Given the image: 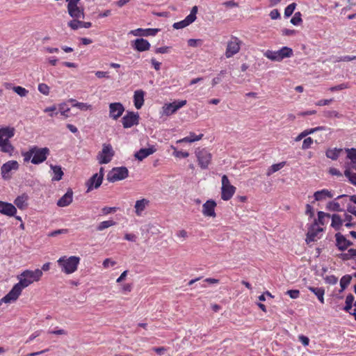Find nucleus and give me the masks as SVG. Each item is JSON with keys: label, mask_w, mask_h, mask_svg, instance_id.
<instances>
[{"label": "nucleus", "mask_w": 356, "mask_h": 356, "mask_svg": "<svg viewBox=\"0 0 356 356\" xmlns=\"http://www.w3.org/2000/svg\"><path fill=\"white\" fill-rule=\"evenodd\" d=\"M314 143V140L311 137H307L305 138L302 145V149H307L311 147L312 145Z\"/></svg>", "instance_id": "53"}, {"label": "nucleus", "mask_w": 356, "mask_h": 356, "mask_svg": "<svg viewBox=\"0 0 356 356\" xmlns=\"http://www.w3.org/2000/svg\"><path fill=\"white\" fill-rule=\"evenodd\" d=\"M193 22L191 19H190L188 17H186L184 19H183L180 22L174 23L172 26L175 29H184V28L188 26Z\"/></svg>", "instance_id": "37"}, {"label": "nucleus", "mask_w": 356, "mask_h": 356, "mask_svg": "<svg viewBox=\"0 0 356 356\" xmlns=\"http://www.w3.org/2000/svg\"><path fill=\"white\" fill-rule=\"evenodd\" d=\"M198 8L197 6H195L192 8L190 14L187 16L193 22H195L196 19V15L197 13Z\"/></svg>", "instance_id": "59"}, {"label": "nucleus", "mask_w": 356, "mask_h": 356, "mask_svg": "<svg viewBox=\"0 0 356 356\" xmlns=\"http://www.w3.org/2000/svg\"><path fill=\"white\" fill-rule=\"evenodd\" d=\"M149 201L147 199L143 198L136 202L134 205L135 213L137 216H142L144 211L149 205Z\"/></svg>", "instance_id": "24"}, {"label": "nucleus", "mask_w": 356, "mask_h": 356, "mask_svg": "<svg viewBox=\"0 0 356 356\" xmlns=\"http://www.w3.org/2000/svg\"><path fill=\"white\" fill-rule=\"evenodd\" d=\"M70 108L65 103H63L58 105V111L65 118H67V113L70 111Z\"/></svg>", "instance_id": "49"}, {"label": "nucleus", "mask_w": 356, "mask_h": 356, "mask_svg": "<svg viewBox=\"0 0 356 356\" xmlns=\"http://www.w3.org/2000/svg\"><path fill=\"white\" fill-rule=\"evenodd\" d=\"M15 129L13 127L0 128V143L9 141L15 136Z\"/></svg>", "instance_id": "22"}, {"label": "nucleus", "mask_w": 356, "mask_h": 356, "mask_svg": "<svg viewBox=\"0 0 356 356\" xmlns=\"http://www.w3.org/2000/svg\"><path fill=\"white\" fill-rule=\"evenodd\" d=\"M0 149L1 152L8 153L11 155L14 151V147L12 145L10 141L3 142L0 143Z\"/></svg>", "instance_id": "38"}, {"label": "nucleus", "mask_w": 356, "mask_h": 356, "mask_svg": "<svg viewBox=\"0 0 356 356\" xmlns=\"http://www.w3.org/2000/svg\"><path fill=\"white\" fill-rule=\"evenodd\" d=\"M353 60H356V56H343L338 57L336 59V62H341V61L348 62V61H351Z\"/></svg>", "instance_id": "58"}, {"label": "nucleus", "mask_w": 356, "mask_h": 356, "mask_svg": "<svg viewBox=\"0 0 356 356\" xmlns=\"http://www.w3.org/2000/svg\"><path fill=\"white\" fill-rule=\"evenodd\" d=\"M80 0H66L67 12L73 19H84V9L78 5Z\"/></svg>", "instance_id": "7"}, {"label": "nucleus", "mask_w": 356, "mask_h": 356, "mask_svg": "<svg viewBox=\"0 0 356 356\" xmlns=\"http://www.w3.org/2000/svg\"><path fill=\"white\" fill-rule=\"evenodd\" d=\"M344 175L348 179L349 182L356 186V173L350 170L348 165H345Z\"/></svg>", "instance_id": "35"}, {"label": "nucleus", "mask_w": 356, "mask_h": 356, "mask_svg": "<svg viewBox=\"0 0 356 356\" xmlns=\"http://www.w3.org/2000/svg\"><path fill=\"white\" fill-rule=\"evenodd\" d=\"M139 114L133 111H128L122 118L123 127L125 129L131 128L139 123Z\"/></svg>", "instance_id": "13"}, {"label": "nucleus", "mask_w": 356, "mask_h": 356, "mask_svg": "<svg viewBox=\"0 0 356 356\" xmlns=\"http://www.w3.org/2000/svg\"><path fill=\"white\" fill-rule=\"evenodd\" d=\"M104 169L103 168H100L99 173H96L93 175L87 181V192H89L92 191L94 188H99L103 180L104 173H103Z\"/></svg>", "instance_id": "16"}, {"label": "nucleus", "mask_w": 356, "mask_h": 356, "mask_svg": "<svg viewBox=\"0 0 356 356\" xmlns=\"http://www.w3.org/2000/svg\"><path fill=\"white\" fill-rule=\"evenodd\" d=\"M116 264V262L115 261H113L111 260V259H106L104 261H103V266L104 268H109L110 266H113Z\"/></svg>", "instance_id": "63"}, {"label": "nucleus", "mask_w": 356, "mask_h": 356, "mask_svg": "<svg viewBox=\"0 0 356 356\" xmlns=\"http://www.w3.org/2000/svg\"><path fill=\"white\" fill-rule=\"evenodd\" d=\"M186 100L175 101L172 103L165 104L162 107L163 114L169 116L186 104Z\"/></svg>", "instance_id": "14"}, {"label": "nucleus", "mask_w": 356, "mask_h": 356, "mask_svg": "<svg viewBox=\"0 0 356 356\" xmlns=\"http://www.w3.org/2000/svg\"><path fill=\"white\" fill-rule=\"evenodd\" d=\"M42 271L40 269H35L34 270H24L17 276L19 282L13 286L8 293L2 298V300L4 301L5 303H10L15 301L20 296L22 290L34 282L39 281L42 277Z\"/></svg>", "instance_id": "1"}, {"label": "nucleus", "mask_w": 356, "mask_h": 356, "mask_svg": "<svg viewBox=\"0 0 356 356\" xmlns=\"http://www.w3.org/2000/svg\"><path fill=\"white\" fill-rule=\"evenodd\" d=\"M156 151L154 145H151L147 148H141L134 154V156L138 161H143L151 154H153Z\"/></svg>", "instance_id": "23"}, {"label": "nucleus", "mask_w": 356, "mask_h": 356, "mask_svg": "<svg viewBox=\"0 0 356 356\" xmlns=\"http://www.w3.org/2000/svg\"><path fill=\"white\" fill-rule=\"evenodd\" d=\"M0 213L7 216H14L17 213L16 207L11 203L0 201Z\"/></svg>", "instance_id": "20"}, {"label": "nucleus", "mask_w": 356, "mask_h": 356, "mask_svg": "<svg viewBox=\"0 0 356 356\" xmlns=\"http://www.w3.org/2000/svg\"><path fill=\"white\" fill-rule=\"evenodd\" d=\"M145 92L142 90H137L134 92V103L137 109H140L144 104Z\"/></svg>", "instance_id": "28"}, {"label": "nucleus", "mask_w": 356, "mask_h": 356, "mask_svg": "<svg viewBox=\"0 0 356 356\" xmlns=\"http://www.w3.org/2000/svg\"><path fill=\"white\" fill-rule=\"evenodd\" d=\"M350 86H349L348 83H343L339 85L331 87L329 90L331 92H334V91H337V90H342L343 89L348 88Z\"/></svg>", "instance_id": "54"}, {"label": "nucleus", "mask_w": 356, "mask_h": 356, "mask_svg": "<svg viewBox=\"0 0 356 356\" xmlns=\"http://www.w3.org/2000/svg\"><path fill=\"white\" fill-rule=\"evenodd\" d=\"M50 168L53 172V177L51 180L53 181H58L62 179L64 175L62 168L60 165H50Z\"/></svg>", "instance_id": "29"}, {"label": "nucleus", "mask_w": 356, "mask_h": 356, "mask_svg": "<svg viewBox=\"0 0 356 356\" xmlns=\"http://www.w3.org/2000/svg\"><path fill=\"white\" fill-rule=\"evenodd\" d=\"M114 156V151L110 144H104L102 151H100L97 156V159L99 164L108 163Z\"/></svg>", "instance_id": "9"}, {"label": "nucleus", "mask_w": 356, "mask_h": 356, "mask_svg": "<svg viewBox=\"0 0 356 356\" xmlns=\"http://www.w3.org/2000/svg\"><path fill=\"white\" fill-rule=\"evenodd\" d=\"M216 207V203L213 200H209L202 205V214L205 217H212L215 218L216 216L215 212V208Z\"/></svg>", "instance_id": "18"}, {"label": "nucleus", "mask_w": 356, "mask_h": 356, "mask_svg": "<svg viewBox=\"0 0 356 356\" xmlns=\"http://www.w3.org/2000/svg\"><path fill=\"white\" fill-rule=\"evenodd\" d=\"M310 134H312V132L311 131V129H305L303 131H302L300 134H299L295 138V141L296 142H298V141H300L302 138H305L310 135Z\"/></svg>", "instance_id": "51"}, {"label": "nucleus", "mask_w": 356, "mask_h": 356, "mask_svg": "<svg viewBox=\"0 0 356 356\" xmlns=\"http://www.w3.org/2000/svg\"><path fill=\"white\" fill-rule=\"evenodd\" d=\"M330 215L329 213H326L323 211H318V221L320 224L324 225V219L325 218H330Z\"/></svg>", "instance_id": "57"}, {"label": "nucleus", "mask_w": 356, "mask_h": 356, "mask_svg": "<svg viewBox=\"0 0 356 356\" xmlns=\"http://www.w3.org/2000/svg\"><path fill=\"white\" fill-rule=\"evenodd\" d=\"M195 156L201 169H207L212 159V154L205 148H197Z\"/></svg>", "instance_id": "6"}, {"label": "nucleus", "mask_w": 356, "mask_h": 356, "mask_svg": "<svg viewBox=\"0 0 356 356\" xmlns=\"http://www.w3.org/2000/svg\"><path fill=\"white\" fill-rule=\"evenodd\" d=\"M343 151V149L341 148H334V149H328L326 152V156L333 161L337 160L341 152Z\"/></svg>", "instance_id": "36"}, {"label": "nucleus", "mask_w": 356, "mask_h": 356, "mask_svg": "<svg viewBox=\"0 0 356 356\" xmlns=\"http://www.w3.org/2000/svg\"><path fill=\"white\" fill-rule=\"evenodd\" d=\"M115 224L116 222L112 220L102 221L97 225V229L98 231H103L104 229L112 227Z\"/></svg>", "instance_id": "41"}, {"label": "nucleus", "mask_w": 356, "mask_h": 356, "mask_svg": "<svg viewBox=\"0 0 356 356\" xmlns=\"http://www.w3.org/2000/svg\"><path fill=\"white\" fill-rule=\"evenodd\" d=\"M221 183V199L225 201L229 200L236 192V187L230 184L225 175L222 176Z\"/></svg>", "instance_id": "4"}, {"label": "nucleus", "mask_w": 356, "mask_h": 356, "mask_svg": "<svg viewBox=\"0 0 356 356\" xmlns=\"http://www.w3.org/2000/svg\"><path fill=\"white\" fill-rule=\"evenodd\" d=\"M27 200L28 196L25 194H23L22 195L17 196L15 198L14 200V204L18 209L23 210L25 209L28 206Z\"/></svg>", "instance_id": "32"}, {"label": "nucleus", "mask_w": 356, "mask_h": 356, "mask_svg": "<svg viewBox=\"0 0 356 356\" xmlns=\"http://www.w3.org/2000/svg\"><path fill=\"white\" fill-rule=\"evenodd\" d=\"M13 90L22 97H26L29 93V91L22 86H14Z\"/></svg>", "instance_id": "46"}, {"label": "nucleus", "mask_w": 356, "mask_h": 356, "mask_svg": "<svg viewBox=\"0 0 356 356\" xmlns=\"http://www.w3.org/2000/svg\"><path fill=\"white\" fill-rule=\"evenodd\" d=\"M293 54V49L288 47H282L277 51L267 50L264 53L265 57L276 62H280L284 58H291Z\"/></svg>", "instance_id": "3"}, {"label": "nucleus", "mask_w": 356, "mask_h": 356, "mask_svg": "<svg viewBox=\"0 0 356 356\" xmlns=\"http://www.w3.org/2000/svg\"><path fill=\"white\" fill-rule=\"evenodd\" d=\"M337 281L338 279L334 275H329L325 277V282L329 284H335Z\"/></svg>", "instance_id": "60"}, {"label": "nucleus", "mask_w": 356, "mask_h": 356, "mask_svg": "<svg viewBox=\"0 0 356 356\" xmlns=\"http://www.w3.org/2000/svg\"><path fill=\"white\" fill-rule=\"evenodd\" d=\"M296 6L297 5L296 3H292L289 4L288 6H286L284 10V17L286 18L289 17L294 12Z\"/></svg>", "instance_id": "48"}, {"label": "nucleus", "mask_w": 356, "mask_h": 356, "mask_svg": "<svg viewBox=\"0 0 356 356\" xmlns=\"http://www.w3.org/2000/svg\"><path fill=\"white\" fill-rule=\"evenodd\" d=\"M302 22V14L300 12H296L291 19V23L295 26L300 25Z\"/></svg>", "instance_id": "45"}, {"label": "nucleus", "mask_w": 356, "mask_h": 356, "mask_svg": "<svg viewBox=\"0 0 356 356\" xmlns=\"http://www.w3.org/2000/svg\"><path fill=\"white\" fill-rule=\"evenodd\" d=\"M286 294H288L290 298L296 299L300 296V291L298 290H289L286 291Z\"/></svg>", "instance_id": "62"}, {"label": "nucleus", "mask_w": 356, "mask_h": 356, "mask_svg": "<svg viewBox=\"0 0 356 356\" xmlns=\"http://www.w3.org/2000/svg\"><path fill=\"white\" fill-rule=\"evenodd\" d=\"M160 30L159 29H141L131 30L129 34L134 36H154Z\"/></svg>", "instance_id": "21"}, {"label": "nucleus", "mask_w": 356, "mask_h": 356, "mask_svg": "<svg viewBox=\"0 0 356 356\" xmlns=\"http://www.w3.org/2000/svg\"><path fill=\"white\" fill-rule=\"evenodd\" d=\"M67 25L72 30H77L80 28L88 29L91 27L92 23L90 22H83L79 20V19H77L70 20V22H68Z\"/></svg>", "instance_id": "25"}, {"label": "nucleus", "mask_w": 356, "mask_h": 356, "mask_svg": "<svg viewBox=\"0 0 356 356\" xmlns=\"http://www.w3.org/2000/svg\"><path fill=\"white\" fill-rule=\"evenodd\" d=\"M344 218L343 219L344 225L347 227H350L356 224V222L352 220V215L346 212L344 214Z\"/></svg>", "instance_id": "43"}, {"label": "nucleus", "mask_w": 356, "mask_h": 356, "mask_svg": "<svg viewBox=\"0 0 356 356\" xmlns=\"http://www.w3.org/2000/svg\"><path fill=\"white\" fill-rule=\"evenodd\" d=\"M269 16L272 19H277L280 17V13L277 9H273L270 12Z\"/></svg>", "instance_id": "64"}, {"label": "nucleus", "mask_w": 356, "mask_h": 356, "mask_svg": "<svg viewBox=\"0 0 356 356\" xmlns=\"http://www.w3.org/2000/svg\"><path fill=\"white\" fill-rule=\"evenodd\" d=\"M203 134H199V135H196L195 133L193 132H190L189 135L188 136H186L181 139H179L177 140V143H193V142H195V141H198L200 140H201L203 137Z\"/></svg>", "instance_id": "31"}, {"label": "nucleus", "mask_w": 356, "mask_h": 356, "mask_svg": "<svg viewBox=\"0 0 356 356\" xmlns=\"http://www.w3.org/2000/svg\"><path fill=\"white\" fill-rule=\"evenodd\" d=\"M33 151H34V153H33L31 163L35 165L44 162L50 154V150L48 147L33 146Z\"/></svg>", "instance_id": "10"}, {"label": "nucleus", "mask_w": 356, "mask_h": 356, "mask_svg": "<svg viewBox=\"0 0 356 356\" xmlns=\"http://www.w3.org/2000/svg\"><path fill=\"white\" fill-rule=\"evenodd\" d=\"M323 231V229L321 228L316 222H315L309 227L308 232L306 236L305 241L307 244H309L311 242L316 241L321 236L318 234Z\"/></svg>", "instance_id": "15"}, {"label": "nucleus", "mask_w": 356, "mask_h": 356, "mask_svg": "<svg viewBox=\"0 0 356 356\" xmlns=\"http://www.w3.org/2000/svg\"><path fill=\"white\" fill-rule=\"evenodd\" d=\"M337 246L341 250H346L348 247H349L352 243L347 240L343 235L341 233H337L335 234Z\"/></svg>", "instance_id": "27"}, {"label": "nucleus", "mask_w": 356, "mask_h": 356, "mask_svg": "<svg viewBox=\"0 0 356 356\" xmlns=\"http://www.w3.org/2000/svg\"><path fill=\"white\" fill-rule=\"evenodd\" d=\"M129 176V170L126 167H115L112 168L107 175L109 182H115L125 179Z\"/></svg>", "instance_id": "8"}, {"label": "nucleus", "mask_w": 356, "mask_h": 356, "mask_svg": "<svg viewBox=\"0 0 356 356\" xmlns=\"http://www.w3.org/2000/svg\"><path fill=\"white\" fill-rule=\"evenodd\" d=\"M39 92L44 95H48L49 94L50 88L45 83H40L38 88Z\"/></svg>", "instance_id": "52"}, {"label": "nucleus", "mask_w": 356, "mask_h": 356, "mask_svg": "<svg viewBox=\"0 0 356 356\" xmlns=\"http://www.w3.org/2000/svg\"><path fill=\"white\" fill-rule=\"evenodd\" d=\"M351 279L352 277L349 275H344L341 278L340 286L343 290L350 284Z\"/></svg>", "instance_id": "44"}, {"label": "nucleus", "mask_w": 356, "mask_h": 356, "mask_svg": "<svg viewBox=\"0 0 356 356\" xmlns=\"http://www.w3.org/2000/svg\"><path fill=\"white\" fill-rule=\"evenodd\" d=\"M353 301H354V296L352 294H349L346 296V305L344 307V310L346 312H349L350 314L352 313L350 312V309H352Z\"/></svg>", "instance_id": "42"}, {"label": "nucleus", "mask_w": 356, "mask_h": 356, "mask_svg": "<svg viewBox=\"0 0 356 356\" xmlns=\"http://www.w3.org/2000/svg\"><path fill=\"white\" fill-rule=\"evenodd\" d=\"M70 102H74V104L72 105V106L76 107L81 111H88V110H92V106L90 104H88L87 103H83V102H78L74 99H70Z\"/></svg>", "instance_id": "40"}, {"label": "nucleus", "mask_w": 356, "mask_h": 356, "mask_svg": "<svg viewBox=\"0 0 356 356\" xmlns=\"http://www.w3.org/2000/svg\"><path fill=\"white\" fill-rule=\"evenodd\" d=\"M346 204H347L346 212L348 213L351 214L352 215V220L353 222H356V207L353 205L348 204V202Z\"/></svg>", "instance_id": "47"}, {"label": "nucleus", "mask_w": 356, "mask_h": 356, "mask_svg": "<svg viewBox=\"0 0 356 356\" xmlns=\"http://www.w3.org/2000/svg\"><path fill=\"white\" fill-rule=\"evenodd\" d=\"M73 200V193L68 190L57 202V205L60 207H65L70 205Z\"/></svg>", "instance_id": "26"}, {"label": "nucleus", "mask_w": 356, "mask_h": 356, "mask_svg": "<svg viewBox=\"0 0 356 356\" xmlns=\"http://www.w3.org/2000/svg\"><path fill=\"white\" fill-rule=\"evenodd\" d=\"M124 107L120 102L109 104V117L113 120H118L124 113Z\"/></svg>", "instance_id": "17"}, {"label": "nucleus", "mask_w": 356, "mask_h": 356, "mask_svg": "<svg viewBox=\"0 0 356 356\" xmlns=\"http://www.w3.org/2000/svg\"><path fill=\"white\" fill-rule=\"evenodd\" d=\"M286 163L284 161L280 162L279 163H275L272 165L267 170L266 175L270 176L272 174L279 171L280 169H282L284 165Z\"/></svg>", "instance_id": "39"}, {"label": "nucleus", "mask_w": 356, "mask_h": 356, "mask_svg": "<svg viewBox=\"0 0 356 356\" xmlns=\"http://www.w3.org/2000/svg\"><path fill=\"white\" fill-rule=\"evenodd\" d=\"M332 218L331 226L336 230H339L341 227L344 225L343 218L338 214L330 216Z\"/></svg>", "instance_id": "34"}, {"label": "nucleus", "mask_w": 356, "mask_h": 356, "mask_svg": "<svg viewBox=\"0 0 356 356\" xmlns=\"http://www.w3.org/2000/svg\"><path fill=\"white\" fill-rule=\"evenodd\" d=\"M346 195H341L329 202L326 205V209L330 211H341L347 203Z\"/></svg>", "instance_id": "11"}, {"label": "nucleus", "mask_w": 356, "mask_h": 356, "mask_svg": "<svg viewBox=\"0 0 356 356\" xmlns=\"http://www.w3.org/2000/svg\"><path fill=\"white\" fill-rule=\"evenodd\" d=\"M19 169V163L17 161L11 160L3 163L1 168V175L4 180H8L11 178L10 172L12 170H17Z\"/></svg>", "instance_id": "12"}, {"label": "nucleus", "mask_w": 356, "mask_h": 356, "mask_svg": "<svg viewBox=\"0 0 356 356\" xmlns=\"http://www.w3.org/2000/svg\"><path fill=\"white\" fill-rule=\"evenodd\" d=\"M67 233H68L67 229H57V230H55V231L48 233L47 236L49 237H54L58 234H67Z\"/></svg>", "instance_id": "56"}, {"label": "nucleus", "mask_w": 356, "mask_h": 356, "mask_svg": "<svg viewBox=\"0 0 356 356\" xmlns=\"http://www.w3.org/2000/svg\"><path fill=\"white\" fill-rule=\"evenodd\" d=\"M242 41L234 35H231L226 47L225 56L227 58H232L238 54L241 49Z\"/></svg>", "instance_id": "5"}, {"label": "nucleus", "mask_w": 356, "mask_h": 356, "mask_svg": "<svg viewBox=\"0 0 356 356\" xmlns=\"http://www.w3.org/2000/svg\"><path fill=\"white\" fill-rule=\"evenodd\" d=\"M132 47L140 52L148 51L150 47V43L145 39L137 38L132 42Z\"/></svg>", "instance_id": "19"}, {"label": "nucleus", "mask_w": 356, "mask_h": 356, "mask_svg": "<svg viewBox=\"0 0 356 356\" xmlns=\"http://www.w3.org/2000/svg\"><path fill=\"white\" fill-rule=\"evenodd\" d=\"M314 197L315 200L321 201L326 198H332L333 197V195L331 191L327 189H323L315 192L314 194Z\"/></svg>", "instance_id": "30"}, {"label": "nucleus", "mask_w": 356, "mask_h": 356, "mask_svg": "<svg viewBox=\"0 0 356 356\" xmlns=\"http://www.w3.org/2000/svg\"><path fill=\"white\" fill-rule=\"evenodd\" d=\"M202 44V41L198 39H189L188 40V46L191 47H196L200 46Z\"/></svg>", "instance_id": "61"}, {"label": "nucleus", "mask_w": 356, "mask_h": 356, "mask_svg": "<svg viewBox=\"0 0 356 356\" xmlns=\"http://www.w3.org/2000/svg\"><path fill=\"white\" fill-rule=\"evenodd\" d=\"M33 153H34V151H33V147L29 149V151L22 153V156H24V160L25 162L31 161V159L33 158Z\"/></svg>", "instance_id": "55"}, {"label": "nucleus", "mask_w": 356, "mask_h": 356, "mask_svg": "<svg viewBox=\"0 0 356 356\" xmlns=\"http://www.w3.org/2000/svg\"><path fill=\"white\" fill-rule=\"evenodd\" d=\"M308 289L314 293L321 303H324V294L325 290L322 287H314V286H308Z\"/></svg>", "instance_id": "33"}, {"label": "nucleus", "mask_w": 356, "mask_h": 356, "mask_svg": "<svg viewBox=\"0 0 356 356\" xmlns=\"http://www.w3.org/2000/svg\"><path fill=\"white\" fill-rule=\"evenodd\" d=\"M346 152L347 153V158L351 161L356 160V149L355 148H346Z\"/></svg>", "instance_id": "50"}, {"label": "nucleus", "mask_w": 356, "mask_h": 356, "mask_svg": "<svg viewBox=\"0 0 356 356\" xmlns=\"http://www.w3.org/2000/svg\"><path fill=\"white\" fill-rule=\"evenodd\" d=\"M80 258L76 256L70 257H62L58 261V264L60 266L61 270L66 274H71L77 270Z\"/></svg>", "instance_id": "2"}]
</instances>
